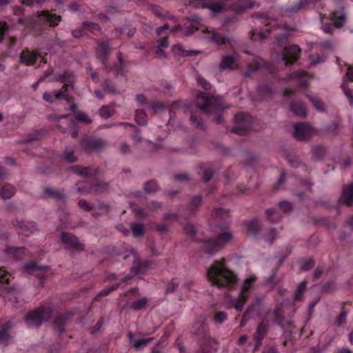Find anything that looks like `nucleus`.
<instances>
[{
  "label": "nucleus",
  "instance_id": "obj_20",
  "mask_svg": "<svg viewBox=\"0 0 353 353\" xmlns=\"http://www.w3.org/2000/svg\"><path fill=\"white\" fill-rule=\"evenodd\" d=\"M72 171L81 177H89L96 174V170L89 167L74 166Z\"/></svg>",
  "mask_w": 353,
  "mask_h": 353
},
{
  "label": "nucleus",
  "instance_id": "obj_7",
  "mask_svg": "<svg viewBox=\"0 0 353 353\" xmlns=\"http://www.w3.org/2000/svg\"><path fill=\"white\" fill-rule=\"evenodd\" d=\"M75 77L70 72H65L60 74L57 79V81H59L64 83V86L59 91H56L54 95H52L48 92L43 94V99L48 102H52L54 99H66L68 96L67 94V90L69 87H72V83L74 82Z\"/></svg>",
  "mask_w": 353,
  "mask_h": 353
},
{
  "label": "nucleus",
  "instance_id": "obj_1",
  "mask_svg": "<svg viewBox=\"0 0 353 353\" xmlns=\"http://www.w3.org/2000/svg\"><path fill=\"white\" fill-rule=\"evenodd\" d=\"M208 281L219 288L232 289L236 286V276L225 265V261H215L208 268L207 272Z\"/></svg>",
  "mask_w": 353,
  "mask_h": 353
},
{
  "label": "nucleus",
  "instance_id": "obj_51",
  "mask_svg": "<svg viewBox=\"0 0 353 353\" xmlns=\"http://www.w3.org/2000/svg\"><path fill=\"white\" fill-rule=\"evenodd\" d=\"M64 159L68 162H74L77 160V157L74 156L72 150H66L64 154Z\"/></svg>",
  "mask_w": 353,
  "mask_h": 353
},
{
  "label": "nucleus",
  "instance_id": "obj_23",
  "mask_svg": "<svg viewBox=\"0 0 353 353\" xmlns=\"http://www.w3.org/2000/svg\"><path fill=\"white\" fill-rule=\"evenodd\" d=\"M291 110L293 113L299 117H305L307 115V110L302 102L294 101L291 103Z\"/></svg>",
  "mask_w": 353,
  "mask_h": 353
},
{
  "label": "nucleus",
  "instance_id": "obj_57",
  "mask_svg": "<svg viewBox=\"0 0 353 353\" xmlns=\"http://www.w3.org/2000/svg\"><path fill=\"white\" fill-rule=\"evenodd\" d=\"M196 81L205 90H208L210 89V84L202 77H197Z\"/></svg>",
  "mask_w": 353,
  "mask_h": 353
},
{
  "label": "nucleus",
  "instance_id": "obj_13",
  "mask_svg": "<svg viewBox=\"0 0 353 353\" xmlns=\"http://www.w3.org/2000/svg\"><path fill=\"white\" fill-rule=\"evenodd\" d=\"M1 295L6 302L14 305L17 303L19 292L15 288H4L1 291Z\"/></svg>",
  "mask_w": 353,
  "mask_h": 353
},
{
  "label": "nucleus",
  "instance_id": "obj_43",
  "mask_svg": "<svg viewBox=\"0 0 353 353\" xmlns=\"http://www.w3.org/2000/svg\"><path fill=\"white\" fill-rule=\"evenodd\" d=\"M147 303L146 298H141L139 300L134 301L131 304V307L134 310H139L143 307Z\"/></svg>",
  "mask_w": 353,
  "mask_h": 353
},
{
  "label": "nucleus",
  "instance_id": "obj_2",
  "mask_svg": "<svg viewBox=\"0 0 353 353\" xmlns=\"http://www.w3.org/2000/svg\"><path fill=\"white\" fill-rule=\"evenodd\" d=\"M256 279V275L249 274L244 279L241 288V292L237 296L225 295L223 301L224 306L228 309L234 308L239 312L242 311L245 303L250 295V290L254 288Z\"/></svg>",
  "mask_w": 353,
  "mask_h": 353
},
{
  "label": "nucleus",
  "instance_id": "obj_17",
  "mask_svg": "<svg viewBox=\"0 0 353 353\" xmlns=\"http://www.w3.org/2000/svg\"><path fill=\"white\" fill-rule=\"evenodd\" d=\"M40 58L41 56L34 52L23 50L20 56V62L26 65H31L34 63L36 60Z\"/></svg>",
  "mask_w": 353,
  "mask_h": 353
},
{
  "label": "nucleus",
  "instance_id": "obj_39",
  "mask_svg": "<svg viewBox=\"0 0 353 353\" xmlns=\"http://www.w3.org/2000/svg\"><path fill=\"white\" fill-rule=\"evenodd\" d=\"M45 194L57 200H62L64 199V195L62 193L56 192L51 188H46L45 189Z\"/></svg>",
  "mask_w": 353,
  "mask_h": 353
},
{
  "label": "nucleus",
  "instance_id": "obj_21",
  "mask_svg": "<svg viewBox=\"0 0 353 353\" xmlns=\"http://www.w3.org/2000/svg\"><path fill=\"white\" fill-rule=\"evenodd\" d=\"M296 79L299 88H304L308 85L309 79H312V76L304 71L297 72L293 77Z\"/></svg>",
  "mask_w": 353,
  "mask_h": 353
},
{
  "label": "nucleus",
  "instance_id": "obj_8",
  "mask_svg": "<svg viewBox=\"0 0 353 353\" xmlns=\"http://www.w3.org/2000/svg\"><path fill=\"white\" fill-rule=\"evenodd\" d=\"M52 310L48 306H42L41 308L29 312L25 319L29 327H38L43 321H47L51 314Z\"/></svg>",
  "mask_w": 353,
  "mask_h": 353
},
{
  "label": "nucleus",
  "instance_id": "obj_30",
  "mask_svg": "<svg viewBox=\"0 0 353 353\" xmlns=\"http://www.w3.org/2000/svg\"><path fill=\"white\" fill-rule=\"evenodd\" d=\"M308 99L317 110L320 112L325 110L324 103L321 99L314 95H308Z\"/></svg>",
  "mask_w": 353,
  "mask_h": 353
},
{
  "label": "nucleus",
  "instance_id": "obj_37",
  "mask_svg": "<svg viewBox=\"0 0 353 353\" xmlns=\"http://www.w3.org/2000/svg\"><path fill=\"white\" fill-rule=\"evenodd\" d=\"M113 112L114 110L112 106H103L99 110V114L103 119L110 117L113 114Z\"/></svg>",
  "mask_w": 353,
  "mask_h": 353
},
{
  "label": "nucleus",
  "instance_id": "obj_53",
  "mask_svg": "<svg viewBox=\"0 0 353 353\" xmlns=\"http://www.w3.org/2000/svg\"><path fill=\"white\" fill-rule=\"evenodd\" d=\"M184 230L186 232V234L190 235V236H192L196 232V228L190 223H188L184 226Z\"/></svg>",
  "mask_w": 353,
  "mask_h": 353
},
{
  "label": "nucleus",
  "instance_id": "obj_24",
  "mask_svg": "<svg viewBox=\"0 0 353 353\" xmlns=\"http://www.w3.org/2000/svg\"><path fill=\"white\" fill-rule=\"evenodd\" d=\"M61 240L63 243L71 248H78L79 241L78 239L70 234L63 233L61 235Z\"/></svg>",
  "mask_w": 353,
  "mask_h": 353
},
{
  "label": "nucleus",
  "instance_id": "obj_27",
  "mask_svg": "<svg viewBox=\"0 0 353 353\" xmlns=\"http://www.w3.org/2000/svg\"><path fill=\"white\" fill-rule=\"evenodd\" d=\"M216 343L213 340L205 338L202 345L203 353H213L216 350Z\"/></svg>",
  "mask_w": 353,
  "mask_h": 353
},
{
  "label": "nucleus",
  "instance_id": "obj_19",
  "mask_svg": "<svg viewBox=\"0 0 353 353\" xmlns=\"http://www.w3.org/2000/svg\"><path fill=\"white\" fill-rule=\"evenodd\" d=\"M110 48L106 43H101L97 48V57L103 65H105V61L110 54Z\"/></svg>",
  "mask_w": 353,
  "mask_h": 353
},
{
  "label": "nucleus",
  "instance_id": "obj_40",
  "mask_svg": "<svg viewBox=\"0 0 353 353\" xmlns=\"http://www.w3.org/2000/svg\"><path fill=\"white\" fill-rule=\"evenodd\" d=\"M135 120L139 125H144L147 123V120L144 112L142 110H137L135 112Z\"/></svg>",
  "mask_w": 353,
  "mask_h": 353
},
{
  "label": "nucleus",
  "instance_id": "obj_11",
  "mask_svg": "<svg viewBox=\"0 0 353 353\" xmlns=\"http://www.w3.org/2000/svg\"><path fill=\"white\" fill-rule=\"evenodd\" d=\"M301 52V48L297 45H293L285 48L281 54V59L284 62L285 65L292 64L296 61Z\"/></svg>",
  "mask_w": 353,
  "mask_h": 353
},
{
  "label": "nucleus",
  "instance_id": "obj_47",
  "mask_svg": "<svg viewBox=\"0 0 353 353\" xmlns=\"http://www.w3.org/2000/svg\"><path fill=\"white\" fill-rule=\"evenodd\" d=\"M76 121L79 122H82L85 123H90L91 122V119H90L87 114L83 112H78L75 115Z\"/></svg>",
  "mask_w": 353,
  "mask_h": 353
},
{
  "label": "nucleus",
  "instance_id": "obj_28",
  "mask_svg": "<svg viewBox=\"0 0 353 353\" xmlns=\"http://www.w3.org/2000/svg\"><path fill=\"white\" fill-rule=\"evenodd\" d=\"M24 270L28 273L32 274L34 272H46L48 270V266H39L34 263L26 264L23 266Z\"/></svg>",
  "mask_w": 353,
  "mask_h": 353
},
{
  "label": "nucleus",
  "instance_id": "obj_33",
  "mask_svg": "<svg viewBox=\"0 0 353 353\" xmlns=\"http://www.w3.org/2000/svg\"><path fill=\"white\" fill-rule=\"evenodd\" d=\"M247 230L251 234H256L259 228V221L258 219H252L246 222Z\"/></svg>",
  "mask_w": 353,
  "mask_h": 353
},
{
  "label": "nucleus",
  "instance_id": "obj_60",
  "mask_svg": "<svg viewBox=\"0 0 353 353\" xmlns=\"http://www.w3.org/2000/svg\"><path fill=\"white\" fill-rule=\"evenodd\" d=\"M252 39L256 40L258 37L259 39H264L267 37L264 32L261 31L252 30Z\"/></svg>",
  "mask_w": 353,
  "mask_h": 353
},
{
  "label": "nucleus",
  "instance_id": "obj_44",
  "mask_svg": "<svg viewBox=\"0 0 353 353\" xmlns=\"http://www.w3.org/2000/svg\"><path fill=\"white\" fill-rule=\"evenodd\" d=\"M83 26L85 29H87L93 33H96L97 32H99L100 30L99 26L94 23L84 21L83 23Z\"/></svg>",
  "mask_w": 353,
  "mask_h": 353
},
{
  "label": "nucleus",
  "instance_id": "obj_36",
  "mask_svg": "<svg viewBox=\"0 0 353 353\" xmlns=\"http://www.w3.org/2000/svg\"><path fill=\"white\" fill-rule=\"evenodd\" d=\"M228 216V212L225 210L223 209H217L214 211L213 214V218L214 219L216 222H218L220 220H224Z\"/></svg>",
  "mask_w": 353,
  "mask_h": 353
},
{
  "label": "nucleus",
  "instance_id": "obj_10",
  "mask_svg": "<svg viewBox=\"0 0 353 353\" xmlns=\"http://www.w3.org/2000/svg\"><path fill=\"white\" fill-rule=\"evenodd\" d=\"M234 121L236 126L233 131L239 134H243L248 130H252L251 122L252 118L248 114L241 112L234 116Z\"/></svg>",
  "mask_w": 353,
  "mask_h": 353
},
{
  "label": "nucleus",
  "instance_id": "obj_25",
  "mask_svg": "<svg viewBox=\"0 0 353 353\" xmlns=\"http://www.w3.org/2000/svg\"><path fill=\"white\" fill-rule=\"evenodd\" d=\"M10 323H6L0 327V344L6 343L10 339Z\"/></svg>",
  "mask_w": 353,
  "mask_h": 353
},
{
  "label": "nucleus",
  "instance_id": "obj_6",
  "mask_svg": "<svg viewBox=\"0 0 353 353\" xmlns=\"http://www.w3.org/2000/svg\"><path fill=\"white\" fill-rule=\"evenodd\" d=\"M198 107L205 113L218 112L223 109L221 99L219 97L203 94L199 92L196 94Z\"/></svg>",
  "mask_w": 353,
  "mask_h": 353
},
{
  "label": "nucleus",
  "instance_id": "obj_62",
  "mask_svg": "<svg viewBox=\"0 0 353 353\" xmlns=\"http://www.w3.org/2000/svg\"><path fill=\"white\" fill-rule=\"evenodd\" d=\"M347 314L345 312H341L337 319V323L339 326H342L346 323Z\"/></svg>",
  "mask_w": 353,
  "mask_h": 353
},
{
  "label": "nucleus",
  "instance_id": "obj_49",
  "mask_svg": "<svg viewBox=\"0 0 353 353\" xmlns=\"http://www.w3.org/2000/svg\"><path fill=\"white\" fill-rule=\"evenodd\" d=\"M324 153V148L321 145L315 146L312 150V154L315 159H320Z\"/></svg>",
  "mask_w": 353,
  "mask_h": 353
},
{
  "label": "nucleus",
  "instance_id": "obj_26",
  "mask_svg": "<svg viewBox=\"0 0 353 353\" xmlns=\"http://www.w3.org/2000/svg\"><path fill=\"white\" fill-rule=\"evenodd\" d=\"M128 337L130 339V343L133 344L134 347L137 349H139L142 347H144L147 345L148 343H150L152 341V338H149L146 339H134L132 334L130 333L128 334Z\"/></svg>",
  "mask_w": 353,
  "mask_h": 353
},
{
  "label": "nucleus",
  "instance_id": "obj_61",
  "mask_svg": "<svg viewBox=\"0 0 353 353\" xmlns=\"http://www.w3.org/2000/svg\"><path fill=\"white\" fill-rule=\"evenodd\" d=\"M11 275L3 270H0V282H8L10 279Z\"/></svg>",
  "mask_w": 353,
  "mask_h": 353
},
{
  "label": "nucleus",
  "instance_id": "obj_63",
  "mask_svg": "<svg viewBox=\"0 0 353 353\" xmlns=\"http://www.w3.org/2000/svg\"><path fill=\"white\" fill-rule=\"evenodd\" d=\"M169 46V41L167 37H163L158 40V48H167Z\"/></svg>",
  "mask_w": 353,
  "mask_h": 353
},
{
  "label": "nucleus",
  "instance_id": "obj_14",
  "mask_svg": "<svg viewBox=\"0 0 353 353\" xmlns=\"http://www.w3.org/2000/svg\"><path fill=\"white\" fill-rule=\"evenodd\" d=\"M105 145V143L101 139L90 138L84 140L82 143V148L85 151H91L94 149H99Z\"/></svg>",
  "mask_w": 353,
  "mask_h": 353
},
{
  "label": "nucleus",
  "instance_id": "obj_54",
  "mask_svg": "<svg viewBox=\"0 0 353 353\" xmlns=\"http://www.w3.org/2000/svg\"><path fill=\"white\" fill-rule=\"evenodd\" d=\"M276 236V232L274 229H272L270 232L265 236V241L269 243H271L274 239H275Z\"/></svg>",
  "mask_w": 353,
  "mask_h": 353
},
{
  "label": "nucleus",
  "instance_id": "obj_45",
  "mask_svg": "<svg viewBox=\"0 0 353 353\" xmlns=\"http://www.w3.org/2000/svg\"><path fill=\"white\" fill-rule=\"evenodd\" d=\"M60 119L63 120L62 123L67 124L68 128H73L74 127L75 121L71 116L64 115L62 116Z\"/></svg>",
  "mask_w": 353,
  "mask_h": 353
},
{
  "label": "nucleus",
  "instance_id": "obj_59",
  "mask_svg": "<svg viewBox=\"0 0 353 353\" xmlns=\"http://www.w3.org/2000/svg\"><path fill=\"white\" fill-rule=\"evenodd\" d=\"M178 282L176 280H172L167 285L166 292H172L178 287Z\"/></svg>",
  "mask_w": 353,
  "mask_h": 353
},
{
  "label": "nucleus",
  "instance_id": "obj_58",
  "mask_svg": "<svg viewBox=\"0 0 353 353\" xmlns=\"http://www.w3.org/2000/svg\"><path fill=\"white\" fill-rule=\"evenodd\" d=\"M144 190L147 192H152L157 190V185L154 182H148L145 184Z\"/></svg>",
  "mask_w": 353,
  "mask_h": 353
},
{
  "label": "nucleus",
  "instance_id": "obj_12",
  "mask_svg": "<svg viewBox=\"0 0 353 353\" xmlns=\"http://www.w3.org/2000/svg\"><path fill=\"white\" fill-rule=\"evenodd\" d=\"M319 14L321 21H323L325 19H329L334 22V27L336 28L341 27L345 20V15L343 10L335 11L329 14L320 12Z\"/></svg>",
  "mask_w": 353,
  "mask_h": 353
},
{
  "label": "nucleus",
  "instance_id": "obj_35",
  "mask_svg": "<svg viewBox=\"0 0 353 353\" xmlns=\"http://www.w3.org/2000/svg\"><path fill=\"white\" fill-rule=\"evenodd\" d=\"M14 193V188L12 186H5L0 192V196L3 199H10Z\"/></svg>",
  "mask_w": 353,
  "mask_h": 353
},
{
  "label": "nucleus",
  "instance_id": "obj_64",
  "mask_svg": "<svg viewBox=\"0 0 353 353\" xmlns=\"http://www.w3.org/2000/svg\"><path fill=\"white\" fill-rule=\"evenodd\" d=\"M347 81H353V66L348 68V71L344 78L345 83H347Z\"/></svg>",
  "mask_w": 353,
  "mask_h": 353
},
{
  "label": "nucleus",
  "instance_id": "obj_38",
  "mask_svg": "<svg viewBox=\"0 0 353 353\" xmlns=\"http://www.w3.org/2000/svg\"><path fill=\"white\" fill-rule=\"evenodd\" d=\"M131 229L133 235L136 237L141 236L143 234V225L139 223H132Z\"/></svg>",
  "mask_w": 353,
  "mask_h": 353
},
{
  "label": "nucleus",
  "instance_id": "obj_55",
  "mask_svg": "<svg viewBox=\"0 0 353 353\" xmlns=\"http://www.w3.org/2000/svg\"><path fill=\"white\" fill-rule=\"evenodd\" d=\"M314 265V262L312 259H307L303 262H302L301 265V269L303 271H307L311 269Z\"/></svg>",
  "mask_w": 353,
  "mask_h": 353
},
{
  "label": "nucleus",
  "instance_id": "obj_5",
  "mask_svg": "<svg viewBox=\"0 0 353 353\" xmlns=\"http://www.w3.org/2000/svg\"><path fill=\"white\" fill-rule=\"evenodd\" d=\"M190 21L200 24V27H195L192 25V28L197 30H201L203 33L202 38L210 42H213L217 45H223L226 43H231L233 41L232 38L226 37L220 33H218L213 30L210 29L208 27L200 23L201 19L197 16H192L190 17Z\"/></svg>",
  "mask_w": 353,
  "mask_h": 353
},
{
  "label": "nucleus",
  "instance_id": "obj_46",
  "mask_svg": "<svg viewBox=\"0 0 353 353\" xmlns=\"http://www.w3.org/2000/svg\"><path fill=\"white\" fill-rule=\"evenodd\" d=\"M310 65H315L316 64L323 63L325 60L323 57H321L319 54H311L310 57Z\"/></svg>",
  "mask_w": 353,
  "mask_h": 353
},
{
  "label": "nucleus",
  "instance_id": "obj_50",
  "mask_svg": "<svg viewBox=\"0 0 353 353\" xmlns=\"http://www.w3.org/2000/svg\"><path fill=\"white\" fill-rule=\"evenodd\" d=\"M279 209L283 212H288L292 210V205L290 203L283 201L279 203Z\"/></svg>",
  "mask_w": 353,
  "mask_h": 353
},
{
  "label": "nucleus",
  "instance_id": "obj_29",
  "mask_svg": "<svg viewBox=\"0 0 353 353\" xmlns=\"http://www.w3.org/2000/svg\"><path fill=\"white\" fill-rule=\"evenodd\" d=\"M265 332L266 326L263 323L259 325L254 336V339L256 341L255 348H257L260 345Z\"/></svg>",
  "mask_w": 353,
  "mask_h": 353
},
{
  "label": "nucleus",
  "instance_id": "obj_15",
  "mask_svg": "<svg viewBox=\"0 0 353 353\" xmlns=\"http://www.w3.org/2000/svg\"><path fill=\"white\" fill-rule=\"evenodd\" d=\"M237 57L233 55L223 56L219 64V69L221 71L232 70L236 63Z\"/></svg>",
  "mask_w": 353,
  "mask_h": 353
},
{
  "label": "nucleus",
  "instance_id": "obj_42",
  "mask_svg": "<svg viewBox=\"0 0 353 353\" xmlns=\"http://www.w3.org/2000/svg\"><path fill=\"white\" fill-rule=\"evenodd\" d=\"M266 214L269 220L272 222H276L279 220V212L274 209H268L266 211Z\"/></svg>",
  "mask_w": 353,
  "mask_h": 353
},
{
  "label": "nucleus",
  "instance_id": "obj_32",
  "mask_svg": "<svg viewBox=\"0 0 353 353\" xmlns=\"http://www.w3.org/2000/svg\"><path fill=\"white\" fill-rule=\"evenodd\" d=\"M25 252L23 248H7L5 253L10 258L17 259L19 256Z\"/></svg>",
  "mask_w": 353,
  "mask_h": 353
},
{
  "label": "nucleus",
  "instance_id": "obj_52",
  "mask_svg": "<svg viewBox=\"0 0 353 353\" xmlns=\"http://www.w3.org/2000/svg\"><path fill=\"white\" fill-rule=\"evenodd\" d=\"M341 88L343 89V91L344 92V94L350 100V103L351 105L353 104V97L352 95V92L350 90H349L347 86H346V83H345V81L343 82V83L341 85Z\"/></svg>",
  "mask_w": 353,
  "mask_h": 353
},
{
  "label": "nucleus",
  "instance_id": "obj_18",
  "mask_svg": "<svg viewBox=\"0 0 353 353\" xmlns=\"http://www.w3.org/2000/svg\"><path fill=\"white\" fill-rule=\"evenodd\" d=\"M172 52L175 57H191L199 54L197 50H185L181 44H176L172 46Z\"/></svg>",
  "mask_w": 353,
  "mask_h": 353
},
{
  "label": "nucleus",
  "instance_id": "obj_48",
  "mask_svg": "<svg viewBox=\"0 0 353 353\" xmlns=\"http://www.w3.org/2000/svg\"><path fill=\"white\" fill-rule=\"evenodd\" d=\"M104 90L109 94H116L117 89L114 85L112 84V83L109 81H105L103 84Z\"/></svg>",
  "mask_w": 353,
  "mask_h": 353
},
{
  "label": "nucleus",
  "instance_id": "obj_41",
  "mask_svg": "<svg viewBox=\"0 0 353 353\" xmlns=\"http://www.w3.org/2000/svg\"><path fill=\"white\" fill-rule=\"evenodd\" d=\"M306 288V282L305 281H302L297 289L295 291L294 298L297 301H300L302 298V294Z\"/></svg>",
  "mask_w": 353,
  "mask_h": 353
},
{
  "label": "nucleus",
  "instance_id": "obj_31",
  "mask_svg": "<svg viewBox=\"0 0 353 353\" xmlns=\"http://www.w3.org/2000/svg\"><path fill=\"white\" fill-rule=\"evenodd\" d=\"M265 61L260 57H254L252 59V63L249 65V70L247 72L249 74L251 72L260 69L265 65Z\"/></svg>",
  "mask_w": 353,
  "mask_h": 353
},
{
  "label": "nucleus",
  "instance_id": "obj_3",
  "mask_svg": "<svg viewBox=\"0 0 353 353\" xmlns=\"http://www.w3.org/2000/svg\"><path fill=\"white\" fill-rule=\"evenodd\" d=\"M61 17L55 14H52L49 11L37 12L28 20H23L21 18L18 19L19 23H23V26L28 29L29 32H33L37 34L42 29L41 26L46 23H49L50 26H56L61 21Z\"/></svg>",
  "mask_w": 353,
  "mask_h": 353
},
{
  "label": "nucleus",
  "instance_id": "obj_9",
  "mask_svg": "<svg viewBox=\"0 0 353 353\" xmlns=\"http://www.w3.org/2000/svg\"><path fill=\"white\" fill-rule=\"evenodd\" d=\"M293 127L294 137L301 141L310 138L317 132L315 128L305 123H296Z\"/></svg>",
  "mask_w": 353,
  "mask_h": 353
},
{
  "label": "nucleus",
  "instance_id": "obj_4",
  "mask_svg": "<svg viewBox=\"0 0 353 353\" xmlns=\"http://www.w3.org/2000/svg\"><path fill=\"white\" fill-rule=\"evenodd\" d=\"M234 239L233 232L228 230L222 231L216 239H212L205 241L203 245L205 252L212 255L219 251L226 244L232 242Z\"/></svg>",
  "mask_w": 353,
  "mask_h": 353
},
{
  "label": "nucleus",
  "instance_id": "obj_22",
  "mask_svg": "<svg viewBox=\"0 0 353 353\" xmlns=\"http://www.w3.org/2000/svg\"><path fill=\"white\" fill-rule=\"evenodd\" d=\"M341 201L348 205L353 203V185L343 188Z\"/></svg>",
  "mask_w": 353,
  "mask_h": 353
},
{
  "label": "nucleus",
  "instance_id": "obj_34",
  "mask_svg": "<svg viewBox=\"0 0 353 353\" xmlns=\"http://www.w3.org/2000/svg\"><path fill=\"white\" fill-rule=\"evenodd\" d=\"M145 271V265L144 264L139 265H137L134 264L133 265V267L132 268V269H131L130 275L125 276L124 278V280L126 281V280L130 279L132 276H136V275H137L139 274L144 273Z\"/></svg>",
  "mask_w": 353,
  "mask_h": 353
},
{
  "label": "nucleus",
  "instance_id": "obj_56",
  "mask_svg": "<svg viewBox=\"0 0 353 353\" xmlns=\"http://www.w3.org/2000/svg\"><path fill=\"white\" fill-rule=\"evenodd\" d=\"M227 319V314L223 312H217L214 316V321L217 323H221Z\"/></svg>",
  "mask_w": 353,
  "mask_h": 353
},
{
  "label": "nucleus",
  "instance_id": "obj_16",
  "mask_svg": "<svg viewBox=\"0 0 353 353\" xmlns=\"http://www.w3.org/2000/svg\"><path fill=\"white\" fill-rule=\"evenodd\" d=\"M312 5V0H299L298 3L288 8V12L292 14L297 13L311 8Z\"/></svg>",
  "mask_w": 353,
  "mask_h": 353
}]
</instances>
